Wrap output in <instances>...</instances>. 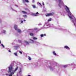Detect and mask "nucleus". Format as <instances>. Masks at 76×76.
<instances>
[{
    "instance_id": "49",
    "label": "nucleus",
    "mask_w": 76,
    "mask_h": 76,
    "mask_svg": "<svg viewBox=\"0 0 76 76\" xmlns=\"http://www.w3.org/2000/svg\"><path fill=\"white\" fill-rule=\"evenodd\" d=\"M6 75H8V74H6Z\"/></svg>"
},
{
    "instance_id": "13",
    "label": "nucleus",
    "mask_w": 76,
    "mask_h": 76,
    "mask_svg": "<svg viewBox=\"0 0 76 76\" xmlns=\"http://www.w3.org/2000/svg\"><path fill=\"white\" fill-rule=\"evenodd\" d=\"M23 1L24 3H25V1H26V2H27V3H28L29 2L28 0H23Z\"/></svg>"
},
{
    "instance_id": "18",
    "label": "nucleus",
    "mask_w": 76,
    "mask_h": 76,
    "mask_svg": "<svg viewBox=\"0 0 76 76\" xmlns=\"http://www.w3.org/2000/svg\"><path fill=\"white\" fill-rule=\"evenodd\" d=\"M46 35V34H43H43H42L41 35V37H43L44 36H45Z\"/></svg>"
},
{
    "instance_id": "47",
    "label": "nucleus",
    "mask_w": 76,
    "mask_h": 76,
    "mask_svg": "<svg viewBox=\"0 0 76 76\" xmlns=\"http://www.w3.org/2000/svg\"><path fill=\"white\" fill-rule=\"evenodd\" d=\"M28 76H31V75H28Z\"/></svg>"
},
{
    "instance_id": "38",
    "label": "nucleus",
    "mask_w": 76,
    "mask_h": 76,
    "mask_svg": "<svg viewBox=\"0 0 76 76\" xmlns=\"http://www.w3.org/2000/svg\"><path fill=\"white\" fill-rule=\"evenodd\" d=\"M18 42H21V40H19Z\"/></svg>"
},
{
    "instance_id": "7",
    "label": "nucleus",
    "mask_w": 76,
    "mask_h": 76,
    "mask_svg": "<svg viewBox=\"0 0 76 76\" xmlns=\"http://www.w3.org/2000/svg\"><path fill=\"white\" fill-rule=\"evenodd\" d=\"M30 41L31 42V43H36V44H37V45H39L40 44V43H39V42L37 41L34 42V40H32V39H30Z\"/></svg>"
},
{
    "instance_id": "43",
    "label": "nucleus",
    "mask_w": 76,
    "mask_h": 76,
    "mask_svg": "<svg viewBox=\"0 0 76 76\" xmlns=\"http://www.w3.org/2000/svg\"><path fill=\"white\" fill-rule=\"evenodd\" d=\"M2 20H0V23H1V22Z\"/></svg>"
},
{
    "instance_id": "46",
    "label": "nucleus",
    "mask_w": 76,
    "mask_h": 76,
    "mask_svg": "<svg viewBox=\"0 0 76 76\" xmlns=\"http://www.w3.org/2000/svg\"><path fill=\"white\" fill-rule=\"evenodd\" d=\"M54 28H55V29H56V27H54Z\"/></svg>"
},
{
    "instance_id": "30",
    "label": "nucleus",
    "mask_w": 76,
    "mask_h": 76,
    "mask_svg": "<svg viewBox=\"0 0 76 76\" xmlns=\"http://www.w3.org/2000/svg\"><path fill=\"white\" fill-rule=\"evenodd\" d=\"M12 10L14 11H15V12H17V11H16V10H15L14 9H13V8H11Z\"/></svg>"
},
{
    "instance_id": "31",
    "label": "nucleus",
    "mask_w": 76,
    "mask_h": 76,
    "mask_svg": "<svg viewBox=\"0 0 76 76\" xmlns=\"http://www.w3.org/2000/svg\"><path fill=\"white\" fill-rule=\"evenodd\" d=\"M28 59L29 60H30V61H31V58L29 56L28 57Z\"/></svg>"
},
{
    "instance_id": "44",
    "label": "nucleus",
    "mask_w": 76,
    "mask_h": 76,
    "mask_svg": "<svg viewBox=\"0 0 76 76\" xmlns=\"http://www.w3.org/2000/svg\"><path fill=\"white\" fill-rule=\"evenodd\" d=\"M15 6H16V7H18V5H15Z\"/></svg>"
},
{
    "instance_id": "40",
    "label": "nucleus",
    "mask_w": 76,
    "mask_h": 76,
    "mask_svg": "<svg viewBox=\"0 0 76 76\" xmlns=\"http://www.w3.org/2000/svg\"><path fill=\"white\" fill-rule=\"evenodd\" d=\"M34 1H35L34 0H33V1H32L33 3H34Z\"/></svg>"
},
{
    "instance_id": "36",
    "label": "nucleus",
    "mask_w": 76,
    "mask_h": 76,
    "mask_svg": "<svg viewBox=\"0 0 76 76\" xmlns=\"http://www.w3.org/2000/svg\"><path fill=\"white\" fill-rule=\"evenodd\" d=\"M23 23V20H21V23Z\"/></svg>"
},
{
    "instance_id": "24",
    "label": "nucleus",
    "mask_w": 76,
    "mask_h": 76,
    "mask_svg": "<svg viewBox=\"0 0 76 76\" xmlns=\"http://www.w3.org/2000/svg\"><path fill=\"white\" fill-rule=\"evenodd\" d=\"M20 45H17V46H15V47L17 48H18L19 47H20Z\"/></svg>"
},
{
    "instance_id": "45",
    "label": "nucleus",
    "mask_w": 76,
    "mask_h": 76,
    "mask_svg": "<svg viewBox=\"0 0 76 76\" xmlns=\"http://www.w3.org/2000/svg\"><path fill=\"white\" fill-rule=\"evenodd\" d=\"M24 22H25V21H26V20H24Z\"/></svg>"
},
{
    "instance_id": "42",
    "label": "nucleus",
    "mask_w": 76,
    "mask_h": 76,
    "mask_svg": "<svg viewBox=\"0 0 76 76\" xmlns=\"http://www.w3.org/2000/svg\"><path fill=\"white\" fill-rule=\"evenodd\" d=\"M61 15H63V14H64V12L62 13V12H61Z\"/></svg>"
},
{
    "instance_id": "14",
    "label": "nucleus",
    "mask_w": 76,
    "mask_h": 76,
    "mask_svg": "<svg viewBox=\"0 0 76 76\" xmlns=\"http://www.w3.org/2000/svg\"><path fill=\"white\" fill-rule=\"evenodd\" d=\"M64 48L67 49H70L69 48V47H68V46H65Z\"/></svg>"
},
{
    "instance_id": "8",
    "label": "nucleus",
    "mask_w": 76,
    "mask_h": 76,
    "mask_svg": "<svg viewBox=\"0 0 76 76\" xmlns=\"http://www.w3.org/2000/svg\"><path fill=\"white\" fill-rule=\"evenodd\" d=\"M39 13L38 12H37L36 13H32L31 15L34 16H37L39 15Z\"/></svg>"
},
{
    "instance_id": "35",
    "label": "nucleus",
    "mask_w": 76,
    "mask_h": 76,
    "mask_svg": "<svg viewBox=\"0 0 76 76\" xmlns=\"http://www.w3.org/2000/svg\"><path fill=\"white\" fill-rule=\"evenodd\" d=\"M19 52L21 54H22V51H19Z\"/></svg>"
},
{
    "instance_id": "20",
    "label": "nucleus",
    "mask_w": 76,
    "mask_h": 76,
    "mask_svg": "<svg viewBox=\"0 0 76 76\" xmlns=\"http://www.w3.org/2000/svg\"><path fill=\"white\" fill-rule=\"evenodd\" d=\"M33 39H34V40H36V39H37L38 38L37 37H33Z\"/></svg>"
},
{
    "instance_id": "26",
    "label": "nucleus",
    "mask_w": 76,
    "mask_h": 76,
    "mask_svg": "<svg viewBox=\"0 0 76 76\" xmlns=\"http://www.w3.org/2000/svg\"><path fill=\"white\" fill-rule=\"evenodd\" d=\"M29 31L31 32H33L34 31V29H29Z\"/></svg>"
},
{
    "instance_id": "4",
    "label": "nucleus",
    "mask_w": 76,
    "mask_h": 76,
    "mask_svg": "<svg viewBox=\"0 0 76 76\" xmlns=\"http://www.w3.org/2000/svg\"><path fill=\"white\" fill-rule=\"evenodd\" d=\"M18 26L17 25H14V29H15V30L17 31L19 33H21V30L20 29H18Z\"/></svg>"
},
{
    "instance_id": "16",
    "label": "nucleus",
    "mask_w": 76,
    "mask_h": 76,
    "mask_svg": "<svg viewBox=\"0 0 76 76\" xmlns=\"http://www.w3.org/2000/svg\"><path fill=\"white\" fill-rule=\"evenodd\" d=\"M6 32V31L5 30H2V31H1V33L3 34H5Z\"/></svg>"
},
{
    "instance_id": "27",
    "label": "nucleus",
    "mask_w": 76,
    "mask_h": 76,
    "mask_svg": "<svg viewBox=\"0 0 76 76\" xmlns=\"http://www.w3.org/2000/svg\"><path fill=\"white\" fill-rule=\"evenodd\" d=\"M59 29H61V30H62L63 31H66V29L64 30L63 29L60 28Z\"/></svg>"
},
{
    "instance_id": "17",
    "label": "nucleus",
    "mask_w": 76,
    "mask_h": 76,
    "mask_svg": "<svg viewBox=\"0 0 76 76\" xmlns=\"http://www.w3.org/2000/svg\"><path fill=\"white\" fill-rule=\"evenodd\" d=\"M14 55H15V56H18V55L17 52H15L14 53Z\"/></svg>"
},
{
    "instance_id": "28",
    "label": "nucleus",
    "mask_w": 76,
    "mask_h": 76,
    "mask_svg": "<svg viewBox=\"0 0 76 76\" xmlns=\"http://www.w3.org/2000/svg\"><path fill=\"white\" fill-rule=\"evenodd\" d=\"M25 9V10H26L28 12H30V10H29L28 9Z\"/></svg>"
},
{
    "instance_id": "37",
    "label": "nucleus",
    "mask_w": 76,
    "mask_h": 76,
    "mask_svg": "<svg viewBox=\"0 0 76 76\" xmlns=\"http://www.w3.org/2000/svg\"><path fill=\"white\" fill-rule=\"evenodd\" d=\"M42 25V24H41V23H39V24H38V25H39V26L40 25Z\"/></svg>"
},
{
    "instance_id": "6",
    "label": "nucleus",
    "mask_w": 76,
    "mask_h": 76,
    "mask_svg": "<svg viewBox=\"0 0 76 76\" xmlns=\"http://www.w3.org/2000/svg\"><path fill=\"white\" fill-rule=\"evenodd\" d=\"M72 22L76 27V18L74 17V15H73Z\"/></svg>"
},
{
    "instance_id": "32",
    "label": "nucleus",
    "mask_w": 76,
    "mask_h": 76,
    "mask_svg": "<svg viewBox=\"0 0 76 76\" xmlns=\"http://www.w3.org/2000/svg\"><path fill=\"white\" fill-rule=\"evenodd\" d=\"M34 30H38V29L37 28H35L34 29Z\"/></svg>"
},
{
    "instance_id": "23",
    "label": "nucleus",
    "mask_w": 76,
    "mask_h": 76,
    "mask_svg": "<svg viewBox=\"0 0 76 76\" xmlns=\"http://www.w3.org/2000/svg\"><path fill=\"white\" fill-rule=\"evenodd\" d=\"M52 20V18H50L48 20V22H50V21H51Z\"/></svg>"
},
{
    "instance_id": "12",
    "label": "nucleus",
    "mask_w": 76,
    "mask_h": 76,
    "mask_svg": "<svg viewBox=\"0 0 76 76\" xmlns=\"http://www.w3.org/2000/svg\"><path fill=\"white\" fill-rule=\"evenodd\" d=\"M71 65H72V64H68V65H65L64 66V68H66V67H67V66H70Z\"/></svg>"
},
{
    "instance_id": "22",
    "label": "nucleus",
    "mask_w": 76,
    "mask_h": 76,
    "mask_svg": "<svg viewBox=\"0 0 76 76\" xmlns=\"http://www.w3.org/2000/svg\"><path fill=\"white\" fill-rule=\"evenodd\" d=\"M22 12L24 14H27V13L26 12H25V11H22Z\"/></svg>"
},
{
    "instance_id": "29",
    "label": "nucleus",
    "mask_w": 76,
    "mask_h": 76,
    "mask_svg": "<svg viewBox=\"0 0 76 76\" xmlns=\"http://www.w3.org/2000/svg\"><path fill=\"white\" fill-rule=\"evenodd\" d=\"M1 45L2 46V47H3V48L5 47L4 46V45H3V44H1Z\"/></svg>"
},
{
    "instance_id": "15",
    "label": "nucleus",
    "mask_w": 76,
    "mask_h": 76,
    "mask_svg": "<svg viewBox=\"0 0 76 76\" xmlns=\"http://www.w3.org/2000/svg\"><path fill=\"white\" fill-rule=\"evenodd\" d=\"M49 68L50 69V70L51 71H53V69L51 66H48Z\"/></svg>"
},
{
    "instance_id": "33",
    "label": "nucleus",
    "mask_w": 76,
    "mask_h": 76,
    "mask_svg": "<svg viewBox=\"0 0 76 76\" xmlns=\"http://www.w3.org/2000/svg\"><path fill=\"white\" fill-rule=\"evenodd\" d=\"M21 73H22L21 71V70H20V72H19V74H21Z\"/></svg>"
},
{
    "instance_id": "1",
    "label": "nucleus",
    "mask_w": 76,
    "mask_h": 76,
    "mask_svg": "<svg viewBox=\"0 0 76 76\" xmlns=\"http://www.w3.org/2000/svg\"><path fill=\"white\" fill-rule=\"evenodd\" d=\"M13 66L14 64H11L8 67L9 71H8V72L10 74L9 76H12V75L14 74L15 72H16L18 69V67H17L15 70H14L13 68Z\"/></svg>"
},
{
    "instance_id": "19",
    "label": "nucleus",
    "mask_w": 76,
    "mask_h": 76,
    "mask_svg": "<svg viewBox=\"0 0 76 76\" xmlns=\"http://www.w3.org/2000/svg\"><path fill=\"white\" fill-rule=\"evenodd\" d=\"M23 17L25 18H27V16L26 15H23Z\"/></svg>"
},
{
    "instance_id": "21",
    "label": "nucleus",
    "mask_w": 76,
    "mask_h": 76,
    "mask_svg": "<svg viewBox=\"0 0 76 76\" xmlns=\"http://www.w3.org/2000/svg\"><path fill=\"white\" fill-rule=\"evenodd\" d=\"M29 35L31 36L32 37H33L34 35V34L33 33H30Z\"/></svg>"
},
{
    "instance_id": "51",
    "label": "nucleus",
    "mask_w": 76,
    "mask_h": 76,
    "mask_svg": "<svg viewBox=\"0 0 76 76\" xmlns=\"http://www.w3.org/2000/svg\"><path fill=\"white\" fill-rule=\"evenodd\" d=\"M56 64H57V63H56Z\"/></svg>"
},
{
    "instance_id": "34",
    "label": "nucleus",
    "mask_w": 76,
    "mask_h": 76,
    "mask_svg": "<svg viewBox=\"0 0 76 76\" xmlns=\"http://www.w3.org/2000/svg\"><path fill=\"white\" fill-rule=\"evenodd\" d=\"M38 4H40V5H42L40 3H39V2H37Z\"/></svg>"
},
{
    "instance_id": "25",
    "label": "nucleus",
    "mask_w": 76,
    "mask_h": 76,
    "mask_svg": "<svg viewBox=\"0 0 76 76\" xmlns=\"http://www.w3.org/2000/svg\"><path fill=\"white\" fill-rule=\"evenodd\" d=\"M33 8H36V6H35V5H32Z\"/></svg>"
},
{
    "instance_id": "50",
    "label": "nucleus",
    "mask_w": 76,
    "mask_h": 76,
    "mask_svg": "<svg viewBox=\"0 0 76 76\" xmlns=\"http://www.w3.org/2000/svg\"><path fill=\"white\" fill-rule=\"evenodd\" d=\"M7 49H9V48H7Z\"/></svg>"
},
{
    "instance_id": "39",
    "label": "nucleus",
    "mask_w": 76,
    "mask_h": 76,
    "mask_svg": "<svg viewBox=\"0 0 76 76\" xmlns=\"http://www.w3.org/2000/svg\"><path fill=\"white\" fill-rule=\"evenodd\" d=\"M8 51L9 52H11L10 50H9Z\"/></svg>"
},
{
    "instance_id": "3",
    "label": "nucleus",
    "mask_w": 76,
    "mask_h": 76,
    "mask_svg": "<svg viewBox=\"0 0 76 76\" xmlns=\"http://www.w3.org/2000/svg\"><path fill=\"white\" fill-rule=\"evenodd\" d=\"M58 6L61 7L63 6H64V4L63 3L62 0H56Z\"/></svg>"
},
{
    "instance_id": "9",
    "label": "nucleus",
    "mask_w": 76,
    "mask_h": 76,
    "mask_svg": "<svg viewBox=\"0 0 76 76\" xmlns=\"http://www.w3.org/2000/svg\"><path fill=\"white\" fill-rule=\"evenodd\" d=\"M54 15V13L52 12V13H48L47 15H46V16H52V15Z\"/></svg>"
},
{
    "instance_id": "11",
    "label": "nucleus",
    "mask_w": 76,
    "mask_h": 76,
    "mask_svg": "<svg viewBox=\"0 0 76 76\" xmlns=\"http://www.w3.org/2000/svg\"><path fill=\"white\" fill-rule=\"evenodd\" d=\"M29 44V43L28 42H27V41H25L24 42V46H26V45H28Z\"/></svg>"
},
{
    "instance_id": "48",
    "label": "nucleus",
    "mask_w": 76,
    "mask_h": 76,
    "mask_svg": "<svg viewBox=\"0 0 76 76\" xmlns=\"http://www.w3.org/2000/svg\"><path fill=\"white\" fill-rule=\"evenodd\" d=\"M0 44H1V40H0Z\"/></svg>"
},
{
    "instance_id": "2",
    "label": "nucleus",
    "mask_w": 76,
    "mask_h": 76,
    "mask_svg": "<svg viewBox=\"0 0 76 76\" xmlns=\"http://www.w3.org/2000/svg\"><path fill=\"white\" fill-rule=\"evenodd\" d=\"M65 9L66 10V12H67L68 13V15L69 16V18H70V19H71V20L72 22V20H73V15L72 14L71 12L69 7L67 6L66 5H65Z\"/></svg>"
},
{
    "instance_id": "10",
    "label": "nucleus",
    "mask_w": 76,
    "mask_h": 76,
    "mask_svg": "<svg viewBox=\"0 0 76 76\" xmlns=\"http://www.w3.org/2000/svg\"><path fill=\"white\" fill-rule=\"evenodd\" d=\"M53 55H55L56 56H58L59 55H58V54H57L56 53L55 51H53Z\"/></svg>"
},
{
    "instance_id": "5",
    "label": "nucleus",
    "mask_w": 76,
    "mask_h": 76,
    "mask_svg": "<svg viewBox=\"0 0 76 76\" xmlns=\"http://www.w3.org/2000/svg\"><path fill=\"white\" fill-rule=\"evenodd\" d=\"M50 26V23L48 22H45V25H44V27L45 28H48Z\"/></svg>"
},
{
    "instance_id": "41",
    "label": "nucleus",
    "mask_w": 76,
    "mask_h": 76,
    "mask_svg": "<svg viewBox=\"0 0 76 76\" xmlns=\"http://www.w3.org/2000/svg\"><path fill=\"white\" fill-rule=\"evenodd\" d=\"M42 4L43 5H44V2H42Z\"/></svg>"
}]
</instances>
